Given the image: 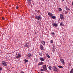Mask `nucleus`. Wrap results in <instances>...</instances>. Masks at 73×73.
Returning <instances> with one entry per match:
<instances>
[{"mask_svg":"<svg viewBox=\"0 0 73 73\" xmlns=\"http://www.w3.org/2000/svg\"><path fill=\"white\" fill-rule=\"evenodd\" d=\"M54 72H57V71H58V69H57V68H56V67H55V66H54L52 68Z\"/></svg>","mask_w":73,"mask_h":73,"instance_id":"obj_1","label":"nucleus"},{"mask_svg":"<svg viewBox=\"0 0 73 73\" xmlns=\"http://www.w3.org/2000/svg\"><path fill=\"white\" fill-rule=\"evenodd\" d=\"M2 64L3 66H7V63H6V62L5 61H3L2 62Z\"/></svg>","mask_w":73,"mask_h":73,"instance_id":"obj_2","label":"nucleus"},{"mask_svg":"<svg viewBox=\"0 0 73 73\" xmlns=\"http://www.w3.org/2000/svg\"><path fill=\"white\" fill-rule=\"evenodd\" d=\"M60 18L61 20H62L63 19H64V16H63V15L62 14H61L60 15Z\"/></svg>","mask_w":73,"mask_h":73,"instance_id":"obj_3","label":"nucleus"},{"mask_svg":"<svg viewBox=\"0 0 73 73\" xmlns=\"http://www.w3.org/2000/svg\"><path fill=\"white\" fill-rule=\"evenodd\" d=\"M35 19L36 20H40L41 19V17L40 16H36L35 17Z\"/></svg>","mask_w":73,"mask_h":73,"instance_id":"obj_4","label":"nucleus"},{"mask_svg":"<svg viewBox=\"0 0 73 73\" xmlns=\"http://www.w3.org/2000/svg\"><path fill=\"white\" fill-rule=\"evenodd\" d=\"M43 68L45 70H47V68H46V66L45 65H44L42 66Z\"/></svg>","mask_w":73,"mask_h":73,"instance_id":"obj_5","label":"nucleus"},{"mask_svg":"<svg viewBox=\"0 0 73 73\" xmlns=\"http://www.w3.org/2000/svg\"><path fill=\"white\" fill-rule=\"evenodd\" d=\"M60 62L62 64H65V62L64 61V60L63 59H60Z\"/></svg>","mask_w":73,"mask_h":73,"instance_id":"obj_6","label":"nucleus"},{"mask_svg":"<svg viewBox=\"0 0 73 73\" xmlns=\"http://www.w3.org/2000/svg\"><path fill=\"white\" fill-rule=\"evenodd\" d=\"M52 24L53 26H54V27H57V26H58V25L56 23H52Z\"/></svg>","mask_w":73,"mask_h":73,"instance_id":"obj_7","label":"nucleus"},{"mask_svg":"<svg viewBox=\"0 0 73 73\" xmlns=\"http://www.w3.org/2000/svg\"><path fill=\"white\" fill-rule=\"evenodd\" d=\"M44 64V62H40L38 64V65H43Z\"/></svg>","mask_w":73,"mask_h":73,"instance_id":"obj_8","label":"nucleus"},{"mask_svg":"<svg viewBox=\"0 0 73 73\" xmlns=\"http://www.w3.org/2000/svg\"><path fill=\"white\" fill-rule=\"evenodd\" d=\"M27 56L28 57H32V55L31 54L29 53L28 54Z\"/></svg>","mask_w":73,"mask_h":73,"instance_id":"obj_9","label":"nucleus"},{"mask_svg":"<svg viewBox=\"0 0 73 73\" xmlns=\"http://www.w3.org/2000/svg\"><path fill=\"white\" fill-rule=\"evenodd\" d=\"M18 56H17L16 57V58H20V57H21V54H18Z\"/></svg>","mask_w":73,"mask_h":73,"instance_id":"obj_10","label":"nucleus"},{"mask_svg":"<svg viewBox=\"0 0 73 73\" xmlns=\"http://www.w3.org/2000/svg\"><path fill=\"white\" fill-rule=\"evenodd\" d=\"M48 14L49 16L50 17H52V16H53V14L50 13H48Z\"/></svg>","mask_w":73,"mask_h":73,"instance_id":"obj_11","label":"nucleus"},{"mask_svg":"<svg viewBox=\"0 0 73 73\" xmlns=\"http://www.w3.org/2000/svg\"><path fill=\"white\" fill-rule=\"evenodd\" d=\"M40 49H41L42 50H44L43 46H42V44H40Z\"/></svg>","mask_w":73,"mask_h":73,"instance_id":"obj_12","label":"nucleus"},{"mask_svg":"<svg viewBox=\"0 0 73 73\" xmlns=\"http://www.w3.org/2000/svg\"><path fill=\"white\" fill-rule=\"evenodd\" d=\"M28 45H29V44L28 43H27L25 45V48H27V47L28 46Z\"/></svg>","mask_w":73,"mask_h":73,"instance_id":"obj_13","label":"nucleus"},{"mask_svg":"<svg viewBox=\"0 0 73 73\" xmlns=\"http://www.w3.org/2000/svg\"><path fill=\"white\" fill-rule=\"evenodd\" d=\"M39 60H40V61H44V59L43 58H40Z\"/></svg>","mask_w":73,"mask_h":73,"instance_id":"obj_14","label":"nucleus"},{"mask_svg":"<svg viewBox=\"0 0 73 73\" xmlns=\"http://www.w3.org/2000/svg\"><path fill=\"white\" fill-rule=\"evenodd\" d=\"M41 42L43 45H45V41L42 40L41 41Z\"/></svg>","mask_w":73,"mask_h":73,"instance_id":"obj_15","label":"nucleus"},{"mask_svg":"<svg viewBox=\"0 0 73 73\" xmlns=\"http://www.w3.org/2000/svg\"><path fill=\"white\" fill-rule=\"evenodd\" d=\"M60 24L61 26H64V25L62 22L60 23Z\"/></svg>","mask_w":73,"mask_h":73,"instance_id":"obj_16","label":"nucleus"},{"mask_svg":"<svg viewBox=\"0 0 73 73\" xmlns=\"http://www.w3.org/2000/svg\"><path fill=\"white\" fill-rule=\"evenodd\" d=\"M58 67L59 68H63V67L62 66H61L60 65L58 66Z\"/></svg>","mask_w":73,"mask_h":73,"instance_id":"obj_17","label":"nucleus"},{"mask_svg":"<svg viewBox=\"0 0 73 73\" xmlns=\"http://www.w3.org/2000/svg\"><path fill=\"white\" fill-rule=\"evenodd\" d=\"M48 68L50 70H52V66H48Z\"/></svg>","mask_w":73,"mask_h":73,"instance_id":"obj_18","label":"nucleus"},{"mask_svg":"<svg viewBox=\"0 0 73 73\" xmlns=\"http://www.w3.org/2000/svg\"><path fill=\"white\" fill-rule=\"evenodd\" d=\"M46 56H47V57L48 58H50V56L48 54H46Z\"/></svg>","mask_w":73,"mask_h":73,"instance_id":"obj_19","label":"nucleus"},{"mask_svg":"<svg viewBox=\"0 0 73 73\" xmlns=\"http://www.w3.org/2000/svg\"><path fill=\"white\" fill-rule=\"evenodd\" d=\"M25 62L26 63V62H28V60L26 59H25Z\"/></svg>","mask_w":73,"mask_h":73,"instance_id":"obj_20","label":"nucleus"},{"mask_svg":"<svg viewBox=\"0 0 73 73\" xmlns=\"http://www.w3.org/2000/svg\"><path fill=\"white\" fill-rule=\"evenodd\" d=\"M52 18V19H56V17L54 16H53Z\"/></svg>","mask_w":73,"mask_h":73,"instance_id":"obj_21","label":"nucleus"},{"mask_svg":"<svg viewBox=\"0 0 73 73\" xmlns=\"http://www.w3.org/2000/svg\"><path fill=\"white\" fill-rule=\"evenodd\" d=\"M65 9H66V11H67V10H68V9H69V8H68V7H67V6H66Z\"/></svg>","mask_w":73,"mask_h":73,"instance_id":"obj_22","label":"nucleus"},{"mask_svg":"<svg viewBox=\"0 0 73 73\" xmlns=\"http://www.w3.org/2000/svg\"><path fill=\"white\" fill-rule=\"evenodd\" d=\"M70 73H73V68L71 69V70L70 71Z\"/></svg>","mask_w":73,"mask_h":73,"instance_id":"obj_23","label":"nucleus"},{"mask_svg":"<svg viewBox=\"0 0 73 73\" xmlns=\"http://www.w3.org/2000/svg\"><path fill=\"white\" fill-rule=\"evenodd\" d=\"M59 11L60 12H61V11H62V9H61V8H60L59 9Z\"/></svg>","mask_w":73,"mask_h":73,"instance_id":"obj_24","label":"nucleus"},{"mask_svg":"<svg viewBox=\"0 0 73 73\" xmlns=\"http://www.w3.org/2000/svg\"><path fill=\"white\" fill-rule=\"evenodd\" d=\"M40 71L41 72H44V70L43 69H40Z\"/></svg>","mask_w":73,"mask_h":73,"instance_id":"obj_25","label":"nucleus"},{"mask_svg":"<svg viewBox=\"0 0 73 73\" xmlns=\"http://www.w3.org/2000/svg\"><path fill=\"white\" fill-rule=\"evenodd\" d=\"M50 43H53V41L52 40H51L50 41Z\"/></svg>","mask_w":73,"mask_h":73,"instance_id":"obj_26","label":"nucleus"},{"mask_svg":"<svg viewBox=\"0 0 73 73\" xmlns=\"http://www.w3.org/2000/svg\"><path fill=\"white\" fill-rule=\"evenodd\" d=\"M40 56H42V53H40L39 54Z\"/></svg>","mask_w":73,"mask_h":73,"instance_id":"obj_27","label":"nucleus"},{"mask_svg":"<svg viewBox=\"0 0 73 73\" xmlns=\"http://www.w3.org/2000/svg\"><path fill=\"white\" fill-rule=\"evenodd\" d=\"M2 70V68L0 66V71H1V70Z\"/></svg>","mask_w":73,"mask_h":73,"instance_id":"obj_28","label":"nucleus"},{"mask_svg":"<svg viewBox=\"0 0 73 73\" xmlns=\"http://www.w3.org/2000/svg\"><path fill=\"white\" fill-rule=\"evenodd\" d=\"M2 20H5V18H4V17H2Z\"/></svg>","mask_w":73,"mask_h":73,"instance_id":"obj_29","label":"nucleus"},{"mask_svg":"<svg viewBox=\"0 0 73 73\" xmlns=\"http://www.w3.org/2000/svg\"><path fill=\"white\" fill-rule=\"evenodd\" d=\"M64 13L65 14H67V11H65Z\"/></svg>","mask_w":73,"mask_h":73,"instance_id":"obj_30","label":"nucleus"},{"mask_svg":"<svg viewBox=\"0 0 73 73\" xmlns=\"http://www.w3.org/2000/svg\"><path fill=\"white\" fill-rule=\"evenodd\" d=\"M53 35H54V32H52L51 33Z\"/></svg>","mask_w":73,"mask_h":73,"instance_id":"obj_31","label":"nucleus"},{"mask_svg":"<svg viewBox=\"0 0 73 73\" xmlns=\"http://www.w3.org/2000/svg\"><path fill=\"white\" fill-rule=\"evenodd\" d=\"M67 11H70V9H68L67 10Z\"/></svg>","mask_w":73,"mask_h":73,"instance_id":"obj_32","label":"nucleus"},{"mask_svg":"<svg viewBox=\"0 0 73 73\" xmlns=\"http://www.w3.org/2000/svg\"><path fill=\"white\" fill-rule=\"evenodd\" d=\"M19 8V7H18L17 6L16 7V8L17 9H18V8Z\"/></svg>","mask_w":73,"mask_h":73,"instance_id":"obj_33","label":"nucleus"},{"mask_svg":"<svg viewBox=\"0 0 73 73\" xmlns=\"http://www.w3.org/2000/svg\"><path fill=\"white\" fill-rule=\"evenodd\" d=\"M37 61V59H36L35 61V62H36Z\"/></svg>","mask_w":73,"mask_h":73,"instance_id":"obj_34","label":"nucleus"},{"mask_svg":"<svg viewBox=\"0 0 73 73\" xmlns=\"http://www.w3.org/2000/svg\"><path fill=\"white\" fill-rule=\"evenodd\" d=\"M35 35H36L37 34V32H35Z\"/></svg>","mask_w":73,"mask_h":73,"instance_id":"obj_35","label":"nucleus"},{"mask_svg":"<svg viewBox=\"0 0 73 73\" xmlns=\"http://www.w3.org/2000/svg\"><path fill=\"white\" fill-rule=\"evenodd\" d=\"M72 5H73V2L72 1Z\"/></svg>","mask_w":73,"mask_h":73,"instance_id":"obj_36","label":"nucleus"},{"mask_svg":"<svg viewBox=\"0 0 73 73\" xmlns=\"http://www.w3.org/2000/svg\"><path fill=\"white\" fill-rule=\"evenodd\" d=\"M31 0H27V1H31Z\"/></svg>","mask_w":73,"mask_h":73,"instance_id":"obj_37","label":"nucleus"},{"mask_svg":"<svg viewBox=\"0 0 73 73\" xmlns=\"http://www.w3.org/2000/svg\"><path fill=\"white\" fill-rule=\"evenodd\" d=\"M21 73H24V72H23L22 71H21Z\"/></svg>","mask_w":73,"mask_h":73,"instance_id":"obj_38","label":"nucleus"},{"mask_svg":"<svg viewBox=\"0 0 73 73\" xmlns=\"http://www.w3.org/2000/svg\"><path fill=\"white\" fill-rule=\"evenodd\" d=\"M64 1V0H62V2H63Z\"/></svg>","mask_w":73,"mask_h":73,"instance_id":"obj_39","label":"nucleus"},{"mask_svg":"<svg viewBox=\"0 0 73 73\" xmlns=\"http://www.w3.org/2000/svg\"><path fill=\"white\" fill-rule=\"evenodd\" d=\"M16 54L17 55V53H16Z\"/></svg>","mask_w":73,"mask_h":73,"instance_id":"obj_40","label":"nucleus"},{"mask_svg":"<svg viewBox=\"0 0 73 73\" xmlns=\"http://www.w3.org/2000/svg\"><path fill=\"white\" fill-rule=\"evenodd\" d=\"M55 48V47H54V48Z\"/></svg>","mask_w":73,"mask_h":73,"instance_id":"obj_41","label":"nucleus"},{"mask_svg":"<svg viewBox=\"0 0 73 73\" xmlns=\"http://www.w3.org/2000/svg\"><path fill=\"white\" fill-rule=\"evenodd\" d=\"M38 73H39V72H38Z\"/></svg>","mask_w":73,"mask_h":73,"instance_id":"obj_42","label":"nucleus"}]
</instances>
